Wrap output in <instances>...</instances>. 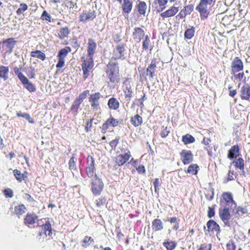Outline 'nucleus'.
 <instances>
[{"instance_id":"f257e3e1","label":"nucleus","mask_w":250,"mask_h":250,"mask_svg":"<svg viewBox=\"0 0 250 250\" xmlns=\"http://www.w3.org/2000/svg\"><path fill=\"white\" fill-rule=\"evenodd\" d=\"M236 205L237 203L231 192H224L222 194L220 199L219 214L221 220L226 225H229V221L231 219L229 210L236 207Z\"/></svg>"},{"instance_id":"f03ea898","label":"nucleus","mask_w":250,"mask_h":250,"mask_svg":"<svg viewBox=\"0 0 250 250\" xmlns=\"http://www.w3.org/2000/svg\"><path fill=\"white\" fill-rule=\"evenodd\" d=\"M215 0H201L199 4L196 7V10L199 11L200 14L201 19L205 20L206 19L212 7L214 5Z\"/></svg>"},{"instance_id":"7ed1b4c3","label":"nucleus","mask_w":250,"mask_h":250,"mask_svg":"<svg viewBox=\"0 0 250 250\" xmlns=\"http://www.w3.org/2000/svg\"><path fill=\"white\" fill-rule=\"evenodd\" d=\"M107 68L106 73L110 82L118 83L119 80L118 63L111 61L107 65Z\"/></svg>"},{"instance_id":"20e7f679","label":"nucleus","mask_w":250,"mask_h":250,"mask_svg":"<svg viewBox=\"0 0 250 250\" xmlns=\"http://www.w3.org/2000/svg\"><path fill=\"white\" fill-rule=\"evenodd\" d=\"M206 235H209L216 233V236L219 237L221 229L219 225L213 220H209L207 223V229L206 227L204 228Z\"/></svg>"},{"instance_id":"39448f33","label":"nucleus","mask_w":250,"mask_h":250,"mask_svg":"<svg viewBox=\"0 0 250 250\" xmlns=\"http://www.w3.org/2000/svg\"><path fill=\"white\" fill-rule=\"evenodd\" d=\"M91 191L95 196H99L102 193L104 184L101 179L98 177H94L91 183Z\"/></svg>"},{"instance_id":"423d86ee","label":"nucleus","mask_w":250,"mask_h":250,"mask_svg":"<svg viewBox=\"0 0 250 250\" xmlns=\"http://www.w3.org/2000/svg\"><path fill=\"white\" fill-rule=\"evenodd\" d=\"M69 50L66 48L61 49L58 52L57 57L58 58V62L56 65L58 69L62 68L64 65L65 58L67 56L68 52L71 51L69 47H67Z\"/></svg>"},{"instance_id":"0eeeda50","label":"nucleus","mask_w":250,"mask_h":250,"mask_svg":"<svg viewBox=\"0 0 250 250\" xmlns=\"http://www.w3.org/2000/svg\"><path fill=\"white\" fill-rule=\"evenodd\" d=\"M101 96V94L99 92H96L90 95L89 102L93 110H98L99 109L100 105L99 100Z\"/></svg>"},{"instance_id":"6e6552de","label":"nucleus","mask_w":250,"mask_h":250,"mask_svg":"<svg viewBox=\"0 0 250 250\" xmlns=\"http://www.w3.org/2000/svg\"><path fill=\"white\" fill-rule=\"evenodd\" d=\"M243 63L239 57H235L232 61L231 64V74H234L243 70Z\"/></svg>"},{"instance_id":"1a4fd4ad","label":"nucleus","mask_w":250,"mask_h":250,"mask_svg":"<svg viewBox=\"0 0 250 250\" xmlns=\"http://www.w3.org/2000/svg\"><path fill=\"white\" fill-rule=\"evenodd\" d=\"M125 51V46L123 44H118L114 50L112 58L115 60L124 58Z\"/></svg>"},{"instance_id":"9d476101","label":"nucleus","mask_w":250,"mask_h":250,"mask_svg":"<svg viewBox=\"0 0 250 250\" xmlns=\"http://www.w3.org/2000/svg\"><path fill=\"white\" fill-rule=\"evenodd\" d=\"M42 231L39 232V235L42 236L43 234L45 236L51 237L52 234V229L51 225L49 221L46 222V223L41 226Z\"/></svg>"},{"instance_id":"9b49d317","label":"nucleus","mask_w":250,"mask_h":250,"mask_svg":"<svg viewBox=\"0 0 250 250\" xmlns=\"http://www.w3.org/2000/svg\"><path fill=\"white\" fill-rule=\"evenodd\" d=\"M179 7L172 6L168 9L161 13L160 16L164 19L175 16L179 11Z\"/></svg>"},{"instance_id":"f8f14e48","label":"nucleus","mask_w":250,"mask_h":250,"mask_svg":"<svg viewBox=\"0 0 250 250\" xmlns=\"http://www.w3.org/2000/svg\"><path fill=\"white\" fill-rule=\"evenodd\" d=\"M97 48V44L92 39H89L87 42V54L88 57L93 58Z\"/></svg>"},{"instance_id":"ddd939ff","label":"nucleus","mask_w":250,"mask_h":250,"mask_svg":"<svg viewBox=\"0 0 250 250\" xmlns=\"http://www.w3.org/2000/svg\"><path fill=\"white\" fill-rule=\"evenodd\" d=\"M38 218V216L34 213H27L24 218V223L27 226L33 225Z\"/></svg>"},{"instance_id":"4468645a","label":"nucleus","mask_w":250,"mask_h":250,"mask_svg":"<svg viewBox=\"0 0 250 250\" xmlns=\"http://www.w3.org/2000/svg\"><path fill=\"white\" fill-rule=\"evenodd\" d=\"M26 210V208L23 204H18L14 207L12 214L16 215L18 218H20L22 215L25 213Z\"/></svg>"},{"instance_id":"2eb2a0df","label":"nucleus","mask_w":250,"mask_h":250,"mask_svg":"<svg viewBox=\"0 0 250 250\" xmlns=\"http://www.w3.org/2000/svg\"><path fill=\"white\" fill-rule=\"evenodd\" d=\"M96 17V13L94 11L84 12L80 16V21L83 22L89 20H92Z\"/></svg>"},{"instance_id":"dca6fc26","label":"nucleus","mask_w":250,"mask_h":250,"mask_svg":"<svg viewBox=\"0 0 250 250\" xmlns=\"http://www.w3.org/2000/svg\"><path fill=\"white\" fill-rule=\"evenodd\" d=\"M118 124V121H117L116 119L112 117H110L108 119H107V120L105 123H104L103 125L102 130L104 132H105L106 130L109 127V126L114 127L117 126Z\"/></svg>"},{"instance_id":"f3484780","label":"nucleus","mask_w":250,"mask_h":250,"mask_svg":"<svg viewBox=\"0 0 250 250\" xmlns=\"http://www.w3.org/2000/svg\"><path fill=\"white\" fill-rule=\"evenodd\" d=\"M240 93V97L242 100L250 101V87L249 86H242Z\"/></svg>"},{"instance_id":"a211bd4d","label":"nucleus","mask_w":250,"mask_h":250,"mask_svg":"<svg viewBox=\"0 0 250 250\" xmlns=\"http://www.w3.org/2000/svg\"><path fill=\"white\" fill-rule=\"evenodd\" d=\"M193 10V6L192 5H188L184 7V8L180 11L176 18L179 19H183L187 15L190 14Z\"/></svg>"},{"instance_id":"6ab92c4d","label":"nucleus","mask_w":250,"mask_h":250,"mask_svg":"<svg viewBox=\"0 0 250 250\" xmlns=\"http://www.w3.org/2000/svg\"><path fill=\"white\" fill-rule=\"evenodd\" d=\"M164 225L160 219H155L152 222V229L153 231H158L163 230Z\"/></svg>"},{"instance_id":"aec40b11","label":"nucleus","mask_w":250,"mask_h":250,"mask_svg":"<svg viewBox=\"0 0 250 250\" xmlns=\"http://www.w3.org/2000/svg\"><path fill=\"white\" fill-rule=\"evenodd\" d=\"M232 211L234 214L238 217L242 216L248 212L246 207H242L241 206H237L232 209Z\"/></svg>"},{"instance_id":"412c9836","label":"nucleus","mask_w":250,"mask_h":250,"mask_svg":"<svg viewBox=\"0 0 250 250\" xmlns=\"http://www.w3.org/2000/svg\"><path fill=\"white\" fill-rule=\"evenodd\" d=\"M3 43L5 44L7 52L9 53L12 52L14 47L15 46L16 41L13 38H9L3 41Z\"/></svg>"},{"instance_id":"4be33fe9","label":"nucleus","mask_w":250,"mask_h":250,"mask_svg":"<svg viewBox=\"0 0 250 250\" xmlns=\"http://www.w3.org/2000/svg\"><path fill=\"white\" fill-rule=\"evenodd\" d=\"M13 174L17 180L19 182H21L23 180L27 178V172L25 171L23 173H21L19 170L15 169L13 170Z\"/></svg>"},{"instance_id":"5701e85b","label":"nucleus","mask_w":250,"mask_h":250,"mask_svg":"<svg viewBox=\"0 0 250 250\" xmlns=\"http://www.w3.org/2000/svg\"><path fill=\"white\" fill-rule=\"evenodd\" d=\"M144 35L145 33L143 29L139 27L135 28L133 33V37L137 42H140Z\"/></svg>"},{"instance_id":"b1692460","label":"nucleus","mask_w":250,"mask_h":250,"mask_svg":"<svg viewBox=\"0 0 250 250\" xmlns=\"http://www.w3.org/2000/svg\"><path fill=\"white\" fill-rule=\"evenodd\" d=\"M122 7L123 13L128 14L131 11L132 3L129 0H124Z\"/></svg>"},{"instance_id":"393cba45","label":"nucleus","mask_w":250,"mask_h":250,"mask_svg":"<svg viewBox=\"0 0 250 250\" xmlns=\"http://www.w3.org/2000/svg\"><path fill=\"white\" fill-rule=\"evenodd\" d=\"M24 85V87L30 92H34L35 91L36 88L34 84L29 82L28 79L25 77L21 81Z\"/></svg>"},{"instance_id":"a878e982","label":"nucleus","mask_w":250,"mask_h":250,"mask_svg":"<svg viewBox=\"0 0 250 250\" xmlns=\"http://www.w3.org/2000/svg\"><path fill=\"white\" fill-rule=\"evenodd\" d=\"M119 102L114 98H110L108 102V106L110 109L117 110L119 107Z\"/></svg>"},{"instance_id":"bb28decb","label":"nucleus","mask_w":250,"mask_h":250,"mask_svg":"<svg viewBox=\"0 0 250 250\" xmlns=\"http://www.w3.org/2000/svg\"><path fill=\"white\" fill-rule=\"evenodd\" d=\"M137 5V8L140 14L145 15L147 6L145 2L138 0Z\"/></svg>"},{"instance_id":"cd10ccee","label":"nucleus","mask_w":250,"mask_h":250,"mask_svg":"<svg viewBox=\"0 0 250 250\" xmlns=\"http://www.w3.org/2000/svg\"><path fill=\"white\" fill-rule=\"evenodd\" d=\"M231 164L233 165L236 168H239L242 170L244 169V161L241 157L234 160Z\"/></svg>"},{"instance_id":"c85d7f7f","label":"nucleus","mask_w":250,"mask_h":250,"mask_svg":"<svg viewBox=\"0 0 250 250\" xmlns=\"http://www.w3.org/2000/svg\"><path fill=\"white\" fill-rule=\"evenodd\" d=\"M131 123L134 126L137 127L143 123L142 118L138 114L135 115L130 120Z\"/></svg>"},{"instance_id":"c756f323","label":"nucleus","mask_w":250,"mask_h":250,"mask_svg":"<svg viewBox=\"0 0 250 250\" xmlns=\"http://www.w3.org/2000/svg\"><path fill=\"white\" fill-rule=\"evenodd\" d=\"M31 56L33 58H37L42 61H44L45 59V54L40 50H36L31 51Z\"/></svg>"},{"instance_id":"7c9ffc66","label":"nucleus","mask_w":250,"mask_h":250,"mask_svg":"<svg viewBox=\"0 0 250 250\" xmlns=\"http://www.w3.org/2000/svg\"><path fill=\"white\" fill-rule=\"evenodd\" d=\"M156 65L154 61H152L148 67L147 68V75H149L151 78H153L155 72Z\"/></svg>"},{"instance_id":"2f4dec72","label":"nucleus","mask_w":250,"mask_h":250,"mask_svg":"<svg viewBox=\"0 0 250 250\" xmlns=\"http://www.w3.org/2000/svg\"><path fill=\"white\" fill-rule=\"evenodd\" d=\"M94 65L93 58L89 57L86 60H83L82 67L92 69Z\"/></svg>"},{"instance_id":"473e14b6","label":"nucleus","mask_w":250,"mask_h":250,"mask_svg":"<svg viewBox=\"0 0 250 250\" xmlns=\"http://www.w3.org/2000/svg\"><path fill=\"white\" fill-rule=\"evenodd\" d=\"M163 245L167 250H173L176 247L177 243L172 241H167L163 242Z\"/></svg>"},{"instance_id":"72a5a7b5","label":"nucleus","mask_w":250,"mask_h":250,"mask_svg":"<svg viewBox=\"0 0 250 250\" xmlns=\"http://www.w3.org/2000/svg\"><path fill=\"white\" fill-rule=\"evenodd\" d=\"M239 148L237 145L234 146L230 149L228 156H239Z\"/></svg>"},{"instance_id":"f704fd0d","label":"nucleus","mask_w":250,"mask_h":250,"mask_svg":"<svg viewBox=\"0 0 250 250\" xmlns=\"http://www.w3.org/2000/svg\"><path fill=\"white\" fill-rule=\"evenodd\" d=\"M9 72L8 67L1 66L0 67V77L3 78L5 80L7 79Z\"/></svg>"},{"instance_id":"c9c22d12","label":"nucleus","mask_w":250,"mask_h":250,"mask_svg":"<svg viewBox=\"0 0 250 250\" xmlns=\"http://www.w3.org/2000/svg\"><path fill=\"white\" fill-rule=\"evenodd\" d=\"M93 243H94V239L91 237L85 236L82 241V246L86 248Z\"/></svg>"},{"instance_id":"e433bc0d","label":"nucleus","mask_w":250,"mask_h":250,"mask_svg":"<svg viewBox=\"0 0 250 250\" xmlns=\"http://www.w3.org/2000/svg\"><path fill=\"white\" fill-rule=\"evenodd\" d=\"M182 141L185 144L193 143L195 141L194 138L190 134H186L182 137Z\"/></svg>"},{"instance_id":"4c0bfd02","label":"nucleus","mask_w":250,"mask_h":250,"mask_svg":"<svg viewBox=\"0 0 250 250\" xmlns=\"http://www.w3.org/2000/svg\"><path fill=\"white\" fill-rule=\"evenodd\" d=\"M205 195L206 199L208 201H211L214 197V190L213 188L206 189Z\"/></svg>"},{"instance_id":"58836bf2","label":"nucleus","mask_w":250,"mask_h":250,"mask_svg":"<svg viewBox=\"0 0 250 250\" xmlns=\"http://www.w3.org/2000/svg\"><path fill=\"white\" fill-rule=\"evenodd\" d=\"M198 168V166L197 164L191 165L188 167L187 172L192 175H195L197 173Z\"/></svg>"},{"instance_id":"ea45409f","label":"nucleus","mask_w":250,"mask_h":250,"mask_svg":"<svg viewBox=\"0 0 250 250\" xmlns=\"http://www.w3.org/2000/svg\"><path fill=\"white\" fill-rule=\"evenodd\" d=\"M17 115L18 117H21L25 118L30 123H32V124L34 123V120L30 117V115L28 113H22L21 112H19L17 113Z\"/></svg>"},{"instance_id":"a19ab883","label":"nucleus","mask_w":250,"mask_h":250,"mask_svg":"<svg viewBox=\"0 0 250 250\" xmlns=\"http://www.w3.org/2000/svg\"><path fill=\"white\" fill-rule=\"evenodd\" d=\"M95 167H86V172L87 175L89 178L97 177L95 173Z\"/></svg>"},{"instance_id":"79ce46f5","label":"nucleus","mask_w":250,"mask_h":250,"mask_svg":"<svg viewBox=\"0 0 250 250\" xmlns=\"http://www.w3.org/2000/svg\"><path fill=\"white\" fill-rule=\"evenodd\" d=\"M28 9V6L26 4L21 3L20 5V7L16 11V13L18 15H21L24 11H26Z\"/></svg>"},{"instance_id":"37998d69","label":"nucleus","mask_w":250,"mask_h":250,"mask_svg":"<svg viewBox=\"0 0 250 250\" xmlns=\"http://www.w3.org/2000/svg\"><path fill=\"white\" fill-rule=\"evenodd\" d=\"M69 33V30L67 27H64L61 29L59 34L60 39H63L66 37Z\"/></svg>"},{"instance_id":"c03bdc74","label":"nucleus","mask_w":250,"mask_h":250,"mask_svg":"<svg viewBox=\"0 0 250 250\" xmlns=\"http://www.w3.org/2000/svg\"><path fill=\"white\" fill-rule=\"evenodd\" d=\"M125 98L126 101L129 102L132 97V90L130 87H126L124 90Z\"/></svg>"},{"instance_id":"a18cd8bd","label":"nucleus","mask_w":250,"mask_h":250,"mask_svg":"<svg viewBox=\"0 0 250 250\" xmlns=\"http://www.w3.org/2000/svg\"><path fill=\"white\" fill-rule=\"evenodd\" d=\"M194 32H195L194 29L193 27L189 28V29H188L185 31V38L188 39H191L194 36Z\"/></svg>"},{"instance_id":"49530a36","label":"nucleus","mask_w":250,"mask_h":250,"mask_svg":"<svg viewBox=\"0 0 250 250\" xmlns=\"http://www.w3.org/2000/svg\"><path fill=\"white\" fill-rule=\"evenodd\" d=\"M129 157H115V161L119 166H121L125 163Z\"/></svg>"},{"instance_id":"de8ad7c7","label":"nucleus","mask_w":250,"mask_h":250,"mask_svg":"<svg viewBox=\"0 0 250 250\" xmlns=\"http://www.w3.org/2000/svg\"><path fill=\"white\" fill-rule=\"evenodd\" d=\"M106 201V199L105 197L101 196L96 200V205L98 207L103 206Z\"/></svg>"},{"instance_id":"09e8293b","label":"nucleus","mask_w":250,"mask_h":250,"mask_svg":"<svg viewBox=\"0 0 250 250\" xmlns=\"http://www.w3.org/2000/svg\"><path fill=\"white\" fill-rule=\"evenodd\" d=\"M82 103V102H81L79 100L76 98L75 100L74 101L73 104L71 106V110L77 112L80 106V105Z\"/></svg>"},{"instance_id":"8fccbe9b","label":"nucleus","mask_w":250,"mask_h":250,"mask_svg":"<svg viewBox=\"0 0 250 250\" xmlns=\"http://www.w3.org/2000/svg\"><path fill=\"white\" fill-rule=\"evenodd\" d=\"M236 173L233 170H229L228 176L226 179V182L233 180L234 179V177H236Z\"/></svg>"},{"instance_id":"3c124183","label":"nucleus","mask_w":250,"mask_h":250,"mask_svg":"<svg viewBox=\"0 0 250 250\" xmlns=\"http://www.w3.org/2000/svg\"><path fill=\"white\" fill-rule=\"evenodd\" d=\"M3 193L5 197L7 198H12L14 195L13 190L9 188H5V189H4V190L3 191Z\"/></svg>"},{"instance_id":"603ef678","label":"nucleus","mask_w":250,"mask_h":250,"mask_svg":"<svg viewBox=\"0 0 250 250\" xmlns=\"http://www.w3.org/2000/svg\"><path fill=\"white\" fill-rule=\"evenodd\" d=\"M236 245L233 240H230L226 245V250H236Z\"/></svg>"},{"instance_id":"864d4df0","label":"nucleus","mask_w":250,"mask_h":250,"mask_svg":"<svg viewBox=\"0 0 250 250\" xmlns=\"http://www.w3.org/2000/svg\"><path fill=\"white\" fill-rule=\"evenodd\" d=\"M168 0H155V3L158 4L161 8V11L165 8V5L167 3Z\"/></svg>"},{"instance_id":"5fc2aeb1","label":"nucleus","mask_w":250,"mask_h":250,"mask_svg":"<svg viewBox=\"0 0 250 250\" xmlns=\"http://www.w3.org/2000/svg\"><path fill=\"white\" fill-rule=\"evenodd\" d=\"M212 244L209 243L207 244L206 243H203L201 244L200 248L198 250H211Z\"/></svg>"},{"instance_id":"6e6d98bb","label":"nucleus","mask_w":250,"mask_h":250,"mask_svg":"<svg viewBox=\"0 0 250 250\" xmlns=\"http://www.w3.org/2000/svg\"><path fill=\"white\" fill-rule=\"evenodd\" d=\"M169 133V129L167 128V126L164 127L163 126L162 128V130L160 133L161 136L162 138H165L168 136Z\"/></svg>"},{"instance_id":"4d7b16f0","label":"nucleus","mask_w":250,"mask_h":250,"mask_svg":"<svg viewBox=\"0 0 250 250\" xmlns=\"http://www.w3.org/2000/svg\"><path fill=\"white\" fill-rule=\"evenodd\" d=\"M215 205L212 206V207H209L208 208V218H210L213 217L215 215Z\"/></svg>"},{"instance_id":"13d9d810","label":"nucleus","mask_w":250,"mask_h":250,"mask_svg":"<svg viewBox=\"0 0 250 250\" xmlns=\"http://www.w3.org/2000/svg\"><path fill=\"white\" fill-rule=\"evenodd\" d=\"M161 183H162V181L161 179H160L159 178H156L155 179V181L153 182V185H154V188H155V192L156 193L158 192V190H159L158 188L161 184Z\"/></svg>"},{"instance_id":"bf43d9fd","label":"nucleus","mask_w":250,"mask_h":250,"mask_svg":"<svg viewBox=\"0 0 250 250\" xmlns=\"http://www.w3.org/2000/svg\"><path fill=\"white\" fill-rule=\"evenodd\" d=\"M70 44L74 49H77L80 45V43H79L76 39H72L70 40Z\"/></svg>"},{"instance_id":"052dcab7","label":"nucleus","mask_w":250,"mask_h":250,"mask_svg":"<svg viewBox=\"0 0 250 250\" xmlns=\"http://www.w3.org/2000/svg\"><path fill=\"white\" fill-rule=\"evenodd\" d=\"M14 71L15 74L18 77L20 81L22 80L25 77L20 71L19 69L17 67H14Z\"/></svg>"},{"instance_id":"680f3d73","label":"nucleus","mask_w":250,"mask_h":250,"mask_svg":"<svg viewBox=\"0 0 250 250\" xmlns=\"http://www.w3.org/2000/svg\"><path fill=\"white\" fill-rule=\"evenodd\" d=\"M89 93V91L88 90H85L79 95L77 99L81 102H83V100L86 98Z\"/></svg>"},{"instance_id":"e2e57ef3","label":"nucleus","mask_w":250,"mask_h":250,"mask_svg":"<svg viewBox=\"0 0 250 250\" xmlns=\"http://www.w3.org/2000/svg\"><path fill=\"white\" fill-rule=\"evenodd\" d=\"M75 157H71L69 162V168L71 169H75L76 168V161Z\"/></svg>"},{"instance_id":"0e129e2a","label":"nucleus","mask_w":250,"mask_h":250,"mask_svg":"<svg viewBox=\"0 0 250 250\" xmlns=\"http://www.w3.org/2000/svg\"><path fill=\"white\" fill-rule=\"evenodd\" d=\"M86 167H95L93 157H87Z\"/></svg>"},{"instance_id":"69168bd1","label":"nucleus","mask_w":250,"mask_h":250,"mask_svg":"<svg viewBox=\"0 0 250 250\" xmlns=\"http://www.w3.org/2000/svg\"><path fill=\"white\" fill-rule=\"evenodd\" d=\"M42 20L51 21V16L46 11H44L41 17Z\"/></svg>"},{"instance_id":"338daca9","label":"nucleus","mask_w":250,"mask_h":250,"mask_svg":"<svg viewBox=\"0 0 250 250\" xmlns=\"http://www.w3.org/2000/svg\"><path fill=\"white\" fill-rule=\"evenodd\" d=\"M149 45V39L147 35L145 37V40L143 42V49L146 50L148 48Z\"/></svg>"},{"instance_id":"774afa93","label":"nucleus","mask_w":250,"mask_h":250,"mask_svg":"<svg viewBox=\"0 0 250 250\" xmlns=\"http://www.w3.org/2000/svg\"><path fill=\"white\" fill-rule=\"evenodd\" d=\"M23 198L28 202H35L36 200L29 194L25 193L23 195Z\"/></svg>"}]
</instances>
